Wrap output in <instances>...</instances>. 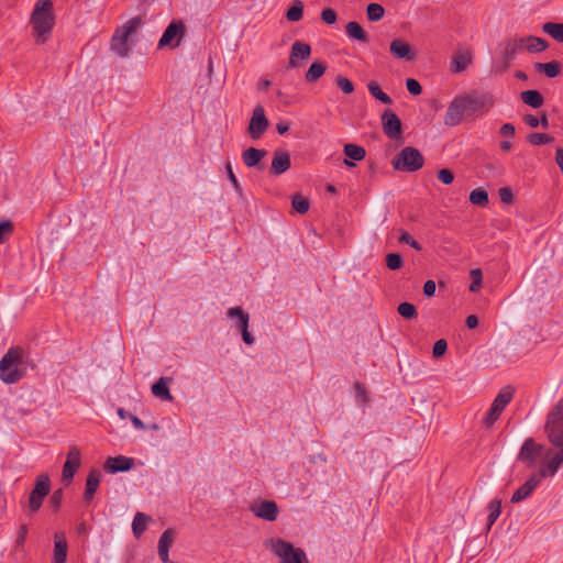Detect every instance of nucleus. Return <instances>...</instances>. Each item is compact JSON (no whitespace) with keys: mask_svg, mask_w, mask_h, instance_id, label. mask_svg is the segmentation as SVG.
I'll return each instance as SVG.
<instances>
[{"mask_svg":"<svg viewBox=\"0 0 563 563\" xmlns=\"http://www.w3.org/2000/svg\"><path fill=\"white\" fill-rule=\"evenodd\" d=\"M495 103L494 97L488 92L470 91L456 96L449 104L444 115V124L455 126L460 124L465 117H471L477 112H487Z\"/></svg>","mask_w":563,"mask_h":563,"instance_id":"nucleus-1","label":"nucleus"},{"mask_svg":"<svg viewBox=\"0 0 563 563\" xmlns=\"http://www.w3.org/2000/svg\"><path fill=\"white\" fill-rule=\"evenodd\" d=\"M26 353L21 346H12L0 360V379L15 384L26 374Z\"/></svg>","mask_w":563,"mask_h":563,"instance_id":"nucleus-2","label":"nucleus"},{"mask_svg":"<svg viewBox=\"0 0 563 563\" xmlns=\"http://www.w3.org/2000/svg\"><path fill=\"white\" fill-rule=\"evenodd\" d=\"M265 547L280 559V563H309L302 549L295 548L290 542L280 538L266 540Z\"/></svg>","mask_w":563,"mask_h":563,"instance_id":"nucleus-3","label":"nucleus"},{"mask_svg":"<svg viewBox=\"0 0 563 563\" xmlns=\"http://www.w3.org/2000/svg\"><path fill=\"white\" fill-rule=\"evenodd\" d=\"M142 24L140 16H134L118 27L111 37V51L120 57H126L130 51L129 38Z\"/></svg>","mask_w":563,"mask_h":563,"instance_id":"nucleus-4","label":"nucleus"},{"mask_svg":"<svg viewBox=\"0 0 563 563\" xmlns=\"http://www.w3.org/2000/svg\"><path fill=\"white\" fill-rule=\"evenodd\" d=\"M53 4L51 0H38L31 16V24L35 33L43 37L49 34L54 25Z\"/></svg>","mask_w":563,"mask_h":563,"instance_id":"nucleus-5","label":"nucleus"},{"mask_svg":"<svg viewBox=\"0 0 563 563\" xmlns=\"http://www.w3.org/2000/svg\"><path fill=\"white\" fill-rule=\"evenodd\" d=\"M424 158L421 152L412 146L404 147L396 154L391 165L396 170L412 173L423 167Z\"/></svg>","mask_w":563,"mask_h":563,"instance_id":"nucleus-6","label":"nucleus"},{"mask_svg":"<svg viewBox=\"0 0 563 563\" xmlns=\"http://www.w3.org/2000/svg\"><path fill=\"white\" fill-rule=\"evenodd\" d=\"M51 479L47 474H41L36 477L34 488L31 490L27 500L29 515L36 514L42 507L44 498L49 494Z\"/></svg>","mask_w":563,"mask_h":563,"instance_id":"nucleus-7","label":"nucleus"},{"mask_svg":"<svg viewBox=\"0 0 563 563\" xmlns=\"http://www.w3.org/2000/svg\"><path fill=\"white\" fill-rule=\"evenodd\" d=\"M514 397V389L510 386L504 387L493 400L489 410L486 412L484 418V424L486 428H492L498 420L499 416L511 401Z\"/></svg>","mask_w":563,"mask_h":563,"instance_id":"nucleus-8","label":"nucleus"},{"mask_svg":"<svg viewBox=\"0 0 563 563\" xmlns=\"http://www.w3.org/2000/svg\"><path fill=\"white\" fill-rule=\"evenodd\" d=\"M544 453L545 451L542 444L537 443L532 438H528L521 445L517 460L522 462L526 467L533 468Z\"/></svg>","mask_w":563,"mask_h":563,"instance_id":"nucleus-9","label":"nucleus"},{"mask_svg":"<svg viewBox=\"0 0 563 563\" xmlns=\"http://www.w3.org/2000/svg\"><path fill=\"white\" fill-rule=\"evenodd\" d=\"M227 316L234 321V327L241 332L243 342L247 345H252L255 339L249 332V313L241 307H233L227 311Z\"/></svg>","mask_w":563,"mask_h":563,"instance_id":"nucleus-10","label":"nucleus"},{"mask_svg":"<svg viewBox=\"0 0 563 563\" xmlns=\"http://www.w3.org/2000/svg\"><path fill=\"white\" fill-rule=\"evenodd\" d=\"M544 459L541 463L539 471L536 475L542 479L548 476H554L559 467L563 463V449L553 452L551 450L545 451Z\"/></svg>","mask_w":563,"mask_h":563,"instance_id":"nucleus-11","label":"nucleus"},{"mask_svg":"<svg viewBox=\"0 0 563 563\" xmlns=\"http://www.w3.org/2000/svg\"><path fill=\"white\" fill-rule=\"evenodd\" d=\"M269 122L265 115L262 106H256L253 109L252 118L249 123L247 132L253 140H258L267 130Z\"/></svg>","mask_w":563,"mask_h":563,"instance_id":"nucleus-12","label":"nucleus"},{"mask_svg":"<svg viewBox=\"0 0 563 563\" xmlns=\"http://www.w3.org/2000/svg\"><path fill=\"white\" fill-rule=\"evenodd\" d=\"M81 463V454L79 449L76 445H73L69 448L67 453V460L63 466L62 471V481L65 484L71 483L74 479V476L78 468L80 467Z\"/></svg>","mask_w":563,"mask_h":563,"instance_id":"nucleus-13","label":"nucleus"},{"mask_svg":"<svg viewBox=\"0 0 563 563\" xmlns=\"http://www.w3.org/2000/svg\"><path fill=\"white\" fill-rule=\"evenodd\" d=\"M250 510L257 518L266 521H275L278 517L279 509L273 500H261L251 506Z\"/></svg>","mask_w":563,"mask_h":563,"instance_id":"nucleus-14","label":"nucleus"},{"mask_svg":"<svg viewBox=\"0 0 563 563\" xmlns=\"http://www.w3.org/2000/svg\"><path fill=\"white\" fill-rule=\"evenodd\" d=\"M382 125L383 131L387 137L394 140L400 136L401 121L398 115L390 109L385 110L382 114Z\"/></svg>","mask_w":563,"mask_h":563,"instance_id":"nucleus-15","label":"nucleus"},{"mask_svg":"<svg viewBox=\"0 0 563 563\" xmlns=\"http://www.w3.org/2000/svg\"><path fill=\"white\" fill-rule=\"evenodd\" d=\"M311 55V46L305 42L296 41L290 48L288 67L298 68L301 66L299 60H306Z\"/></svg>","mask_w":563,"mask_h":563,"instance_id":"nucleus-16","label":"nucleus"},{"mask_svg":"<svg viewBox=\"0 0 563 563\" xmlns=\"http://www.w3.org/2000/svg\"><path fill=\"white\" fill-rule=\"evenodd\" d=\"M501 57L508 64L525 49V37H512L500 44Z\"/></svg>","mask_w":563,"mask_h":563,"instance_id":"nucleus-17","label":"nucleus"},{"mask_svg":"<svg viewBox=\"0 0 563 563\" xmlns=\"http://www.w3.org/2000/svg\"><path fill=\"white\" fill-rule=\"evenodd\" d=\"M291 166L290 154L286 150H276L273 154L271 174L279 176Z\"/></svg>","mask_w":563,"mask_h":563,"instance_id":"nucleus-18","label":"nucleus"},{"mask_svg":"<svg viewBox=\"0 0 563 563\" xmlns=\"http://www.w3.org/2000/svg\"><path fill=\"white\" fill-rule=\"evenodd\" d=\"M545 432L549 441L560 450L563 449V423L548 417Z\"/></svg>","mask_w":563,"mask_h":563,"instance_id":"nucleus-19","label":"nucleus"},{"mask_svg":"<svg viewBox=\"0 0 563 563\" xmlns=\"http://www.w3.org/2000/svg\"><path fill=\"white\" fill-rule=\"evenodd\" d=\"M541 479L536 475H531L523 485H521L511 497V503L517 504L528 498L539 486Z\"/></svg>","mask_w":563,"mask_h":563,"instance_id":"nucleus-20","label":"nucleus"},{"mask_svg":"<svg viewBox=\"0 0 563 563\" xmlns=\"http://www.w3.org/2000/svg\"><path fill=\"white\" fill-rule=\"evenodd\" d=\"M389 51L391 55L399 59L413 60L417 57L411 46L401 40H394L389 45Z\"/></svg>","mask_w":563,"mask_h":563,"instance_id":"nucleus-21","label":"nucleus"},{"mask_svg":"<svg viewBox=\"0 0 563 563\" xmlns=\"http://www.w3.org/2000/svg\"><path fill=\"white\" fill-rule=\"evenodd\" d=\"M473 59L472 53L467 49H459L452 57L450 70L453 74L464 71Z\"/></svg>","mask_w":563,"mask_h":563,"instance_id":"nucleus-22","label":"nucleus"},{"mask_svg":"<svg viewBox=\"0 0 563 563\" xmlns=\"http://www.w3.org/2000/svg\"><path fill=\"white\" fill-rule=\"evenodd\" d=\"M133 464V459L120 455L117 457H109L104 463V470L111 474L126 472L132 468Z\"/></svg>","mask_w":563,"mask_h":563,"instance_id":"nucleus-23","label":"nucleus"},{"mask_svg":"<svg viewBox=\"0 0 563 563\" xmlns=\"http://www.w3.org/2000/svg\"><path fill=\"white\" fill-rule=\"evenodd\" d=\"M343 153L346 158L343 161L344 165L347 167H354L355 164L352 161L360 162L365 158L366 151L363 146L357 144L347 143L343 147Z\"/></svg>","mask_w":563,"mask_h":563,"instance_id":"nucleus-24","label":"nucleus"},{"mask_svg":"<svg viewBox=\"0 0 563 563\" xmlns=\"http://www.w3.org/2000/svg\"><path fill=\"white\" fill-rule=\"evenodd\" d=\"M68 545L64 533L56 532L52 563H66Z\"/></svg>","mask_w":563,"mask_h":563,"instance_id":"nucleus-25","label":"nucleus"},{"mask_svg":"<svg viewBox=\"0 0 563 563\" xmlns=\"http://www.w3.org/2000/svg\"><path fill=\"white\" fill-rule=\"evenodd\" d=\"M185 32V25L181 21H174L172 22L165 30V32L163 33L159 42H158V46L159 47H163V46H166L168 44H170V42L176 37V36H181Z\"/></svg>","mask_w":563,"mask_h":563,"instance_id":"nucleus-26","label":"nucleus"},{"mask_svg":"<svg viewBox=\"0 0 563 563\" xmlns=\"http://www.w3.org/2000/svg\"><path fill=\"white\" fill-rule=\"evenodd\" d=\"M100 481H101V472L98 468H92L89 472L87 479H86V488H85V493H84V499L86 501H90L93 498V496L99 487Z\"/></svg>","mask_w":563,"mask_h":563,"instance_id":"nucleus-27","label":"nucleus"},{"mask_svg":"<svg viewBox=\"0 0 563 563\" xmlns=\"http://www.w3.org/2000/svg\"><path fill=\"white\" fill-rule=\"evenodd\" d=\"M267 152L255 147H249L242 153L243 163L247 167L262 168L261 161L265 157Z\"/></svg>","mask_w":563,"mask_h":563,"instance_id":"nucleus-28","label":"nucleus"},{"mask_svg":"<svg viewBox=\"0 0 563 563\" xmlns=\"http://www.w3.org/2000/svg\"><path fill=\"white\" fill-rule=\"evenodd\" d=\"M345 32L351 40L358 41L364 44L369 42L367 33L364 31L361 24L355 21H351L345 25Z\"/></svg>","mask_w":563,"mask_h":563,"instance_id":"nucleus-29","label":"nucleus"},{"mask_svg":"<svg viewBox=\"0 0 563 563\" xmlns=\"http://www.w3.org/2000/svg\"><path fill=\"white\" fill-rule=\"evenodd\" d=\"M170 378L161 377L155 384L152 386V393L155 397L161 398L162 400L173 401L174 397L169 391L168 382Z\"/></svg>","mask_w":563,"mask_h":563,"instance_id":"nucleus-30","label":"nucleus"},{"mask_svg":"<svg viewBox=\"0 0 563 563\" xmlns=\"http://www.w3.org/2000/svg\"><path fill=\"white\" fill-rule=\"evenodd\" d=\"M520 99L523 103L533 109L541 108L544 102L543 96L538 90L533 89L522 91L520 93Z\"/></svg>","mask_w":563,"mask_h":563,"instance_id":"nucleus-31","label":"nucleus"},{"mask_svg":"<svg viewBox=\"0 0 563 563\" xmlns=\"http://www.w3.org/2000/svg\"><path fill=\"white\" fill-rule=\"evenodd\" d=\"M549 44L545 40L529 35L525 37V49L529 53H540L548 48Z\"/></svg>","mask_w":563,"mask_h":563,"instance_id":"nucleus-32","label":"nucleus"},{"mask_svg":"<svg viewBox=\"0 0 563 563\" xmlns=\"http://www.w3.org/2000/svg\"><path fill=\"white\" fill-rule=\"evenodd\" d=\"M325 64L323 62L316 60L309 66L305 75V79L307 82H316L325 73Z\"/></svg>","mask_w":563,"mask_h":563,"instance_id":"nucleus-33","label":"nucleus"},{"mask_svg":"<svg viewBox=\"0 0 563 563\" xmlns=\"http://www.w3.org/2000/svg\"><path fill=\"white\" fill-rule=\"evenodd\" d=\"M151 521V517L143 512H136L133 522H132V531L136 538H140L144 531L146 530L147 523Z\"/></svg>","mask_w":563,"mask_h":563,"instance_id":"nucleus-34","label":"nucleus"},{"mask_svg":"<svg viewBox=\"0 0 563 563\" xmlns=\"http://www.w3.org/2000/svg\"><path fill=\"white\" fill-rule=\"evenodd\" d=\"M542 30L555 41L563 43V23L547 22L542 25Z\"/></svg>","mask_w":563,"mask_h":563,"instance_id":"nucleus-35","label":"nucleus"},{"mask_svg":"<svg viewBox=\"0 0 563 563\" xmlns=\"http://www.w3.org/2000/svg\"><path fill=\"white\" fill-rule=\"evenodd\" d=\"M534 67L538 71L544 73L549 78L556 77L561 70L560 64L555 60L549 63H537Z\"/></svg>","mask_w":563,"mask_h":563,"instance_id":"nucleus-36","label":"nucleus"},{"mask_svg":"<svg viewBox=\"0 0 563 563\" xmlns=\"http://www.w3.org/2000/svg\"><path fill=\"white\" fill-rule=\"evenodd\" d=\"M367 89H368L369 93L375 99L379 100L380 102H383L385 104L393 103L391 98L380 89V86L378 85L377 81H374V80L369 81L367 84Z\"/></svg>","mask_w":563,"mask_h":563,"instance_id":"nucleus-37","label":"nucleus"},{"mask_svg":"<svg viewBox=\"0 0 563 563\" xmlns=\"http://www.w3.org/2000/svg\"><path fill=\"white\" fill-rule=\"evenodd\" d=\"M384 15L385 9L382 4L373 2L366 7V16L368 21L378 22L384 18Z\"/></svg>","mask_w":563,"mask_h":563,"instance_id":"nucleus-38","label":"nucleus"},{"mask_svg":"<svg viewBox=\"0 0 563 563\" xmlns=\"http://www.w3.org/2000/svg\"><path fill=\"white\" fill-rule=\"evenodd\" d=\"M470 201L474 206L486 207L489 202L488 194L483 188H476L470 194Z\"/></svg>","mask_w":563,"mask_h":563,"instance_id":"nucleus-39","label":"nucleus"},{"mask_svg":"<svg viewBox=\"0 0 563 563\" xmlns=\"http://www.w3.org/2000/svg\"><path fill=\"white\" fill-rule=\"evenodd\" d=\"M488 522H487V529H490V527L494 525V522L498 519L501 512V500L500 499H493L488 504Z\"/></svg>","mask_w":563,"mask_h":563,"instance_id":"nucleus-40","label":"nucleus"},{"mask_svg":"<svg viewBox=\"0 0 563 563\" xmlns=\"http://www.w3.org/2000/svg\"><path fill=\"white\" fill-rule=\"evenodd\" d=\"M302 13L303 3L300 0H295L291 7L288 9L286 18L288 21L297 22L302 19Z\"/></svg>","mask_w":563,"mask_h":563,"instance_id":"nucleus-41","label":"nucleus"},{"mask_svg":"<svg viewBox=\"0 0 563 563\" xmlns=\"http://www.w3.org/2000/svg\"><path fill=\"white\" fill-rule=\"evenodd\" d=\"M291 206L295 211L300 214H305L308 212L310 203L306 197L301 196L300 194H296L292 196Z\"/></svg>","mask_w":563,"mask_h":563,"instance_id":"nucleus-42","label":"nucleus"},{"mask_svg":"<svg viewBox=\"0 0 563 563\" xmlns=\"http://www.w3.org/2000/svg\"><path fill=\"white\" fill-rule=\"evenodd\" d=\"M398 313L405 319H413L417 317V309L410 302H401L397 308Z\"/></svg>","mask_w":563,"mask_h":563,"instance_id":"nucleus-43","label":"nucleus"},{"mask_svg":"<svg viewBox=\"0 0 563 563\" xmlns=\"http://www.w3.org/2000/svg\"><path fill=\"white\" fill-rule=\"evenodd\" d=\"M174 541V532L172 529L165 530L158 540V550H169Z\"/></svg>","mask_w":563,"mask_h":563,"instance_id":"nucleus-44","label":"nucleus"},{"mask_svg":"<svg viewBox=\"0 0 563 563\" xmlns=\"http://www.w3.org/2000/svg\"><path fill=\"white\" fill-rule=\"evenodd\" d=\"M386 265L391 271L400 269L404 265L401 256L397 253H389L386 256Z\"/></svg>","mask_w":563,"mask_h":563,"instance_id":"nucleus-45","label":"nucleus"},{"mask_svg":"<svg viewBox=\"0 0 563 563\" xmlns=\"http://www.w3.org/2000/svg\"><path fill=\"white\" fill-rule=\"evenodd\" d=\"M528 140L532 145H543L553 142V137L544 133H531Z\"/></svg>","mask_w":563,"mask_h":563,"instance_id":"nucleus-46","label":"nucleus"},{"mask_svg":"<svg viewBox=\"0 0 563 563\" xmlns=\"http://www.w3.org/2000/svg\"><path fill=\"white\" fill-rule=\"evenodd\" d=\"M472 283L470 285V291L477 292L482 287L483 274L479 268L471 271Z\"/></svg>","mask_w":563,"mask_h":563,"instance_id":"nucleus-47","label":"nucleus"},{"mask_svg":"<svg viewBox=\"0 0 563 563\" xmlns=\"http://www.w3.org/2000/svg\"><path fill=\"white\" fill-rule=\"evenodd\" d=\"M335 82L338 87L346 95H350L354 91L353 82L346 77L338 76L335 78Z\"/></svg>","mask_w":563,"mask_h":563,"instance_id":"nucleus-48","label":"nucleus"},{"mask_svg":"<svg viewBox=\"0 0 563 563\" xmlns=\"http://www.w3.org/2000/svg\"><path fill=\"white\" fill-rule=\"evenodd\" d=\"M225 170H227V174H228V178L229 180L231 181L234 190L239 194V195H242V187L235 176V174L233 173V169H232V165L230 162L227 163L225 165Z\"/></svg>","mask_w":563,"mask_h":563,"instance_id":"nucleus-49","label":"nucleus"},{"mask_svg":"<svg viewBox=\"0 0 563 563\" xmlns=\"http://www.w3.org/2000/svg\"><path fill=\"white\" fill-rule=\"evenodd\" d=\"M438 179L443 183L444 185H450L454 180V175L451 169L449 168H442L437 174Z\"/></svg>","mask_w":563,"mask_h":563,"instance_id":"nucleus-50","label":"nucleus"},{"mask_svg":"<svg viewBox=\"0 0 563 563\" xmlns=\"http://www.w3.org/2000/svg\"><path fill=\"white\" fill-rule=\"evenodd\" d=\"M406 87H407V90L413 95V96H418L421 93L422 91V87L421 85L419 84L418 80L413 79V78H408L406 80Z\"/></svg>","mask_w":563,"mask_h":563,"instance_id":"nucleus-51","label":"nucleus"},{"mask_svg":"<svg viewBox=\"0 0 563 563\" xmlns=\"http://www.w3.org/2000/svg\"><path fill=\"white\" fill-rule=\"evenodd\" d=\"M448 350V343L444 339L438 340L432 349V353L434 357L442 356Z\"/></svg>","mask_w":563,"mask_h":563,"instance_id":"nucleus-52","label":"nucleus"},{"mask_svg":"<svg viewBox=\"0 0 563 563\" xmlns=\"http://www.w3.org/2000/svg\"><path fill=\"white\" fill-rule=\"evenodd\" d=\"M499 199L501 202L510 205L514 201V195L509 187H501L498 190Z\"/></svg>","mask_w":563,"mask_h":563,"instance_id":"nucleus-53","label":"nucleus"},{"mask_svg":"<svg viewBox=\"0 0 563 563\" xmlns=\"http://www.w3.org/2000/svg\"><path fill=\"white\" fill-rule=\"evenodd\" d=\"M13 232V224L11 221H1L0 222V243L4 241L5 235H10Z\"/></svg>","mask_w":563,"mask_h":563,"instance_id":"nucleus-54","label":"nucleus"},{"mask_svg":"<svg viewBox=\"0 0 563 563\" xmlns=\"http://www.w3.org/2000/svg\"><path fill=\"white\" fill-rule=\"evenodd\" d=\"M321 19L327 24H334L336 21V13L333 9L327 8L321 12Z\"/></svg>","mask_w":563,"mask_h":563,"instance_id":"nucleus-55","label":"nucleus"},{"mask_svg":"<svg viewBox=\"0 0 563 563\" xmlns=\"http://www.w3.org/2000/svg\"><path fill=\"white\" fill-rule=\"evenodd\" d=\"M548 417L558 420L563 423V399H561L554 409L548 415Z\"/></svg>","mask_w":563,"mask_h":563,"instance_id":"nucleus-56","label":"nucleus"},{"mask_svg":"<svg viewBox=\"0 0 563 563\" xmlns=\"http://www.w3.org/2000/svg\"><path fill=\"white\" fill-rule=\"evenodd\" d=\"M62 498H63V489H56L53 495L51 496V505L53 506L54 510H58L59 507H60V503H62Z\"/></svg>","mask_w":563,"mask_h":563,"instance_id":"nucleus-57","label":"nucleus"},{"mask_svg":"<svg viewBox=\"0 0 563 563\" xmlns=\"http://www.w3.org/2000/svg\"><path fill=\"white\" fill-rule=\"evenodd\" d=\"M26 534H27V527L26 525H22L19 529V532H18V536H16V540H15V545L16 547H22L26 540Z\"/></svg>","mask_w":563,"mask_h":563,"instance_id":"nucleus-58","label":"nucleus"},{"mask_svg":"<svg viewBox=\"0 0 563 563\" xmlns=\"http://www.w3.org/2000/svg\"><path fill=\"white\" fill-rule=\"evenodd\" d=\"M437 285L435 282L432 279H429L423 285V294L427 297H432L435 294Z\"/></svg>","mask_w":563,"mask_h":563,"instance_id":"nucleus-59","label":"nucleus"},{"mask_svg":"<svg viewBox=\"0 0 563 563\" xmlns=\"http://www.w3.org/2000/svg\"><path fill=\"white\" fill-rule=\"evenodd\" d=\"M499 132L503 136L514 137L516 130L511 123H505L500 126Z\"/></svg>","mask_w":563,"mask_h":563,"instance_id":"nucleus-60","label":"nucleus"},{"mask_svg":"<svg viewBox=\"0 0 563 563\" xmlns=\"http://www.w3.org/2000/svg\"><path fill=\"white\" fill-rule=\"evenodd\" d=\"M523 122L532 129L539 126V118L530 113L523 117Z\"/></svg>","mask_w":563,"mask_h":563,"instance_id":"nucleus-61","label":"nucleus"},{"mask_svg":"<svg viewBox=\"0 0 563 563\" xmlns=\"http://www.w3.org/2000/svg\"><path fill=\"white\" fill-rule=\"evenodd\" d=\"M412 240H413V238L407 231H405V230L400 231V236L398 238L399 243H405V244L410 245Z\"/></svg>","mask_w":563,"mask_h":563,"instance_id":"nucleus-62","label":"nucleus"},{"mask_svg":"<svg viewBox=\"0 0 563 563\" xmlns=\"http://www.w3.org/2000/svg\"><path fill=\"white\" fill-rule=\"evenodd\" d=\"M465 323L468 329H475L478 325V318L475 314H470Z\"/></svg>","mask_w":563,"mask_h":563,"instance_id":"nucleus-63","label":"nucleus"},{"mask_svg":"<svg viewBox=\"0 0 563 563\" xmlns=\"http://www.w3.org/2000/svg\"><path fill=\"white\" fill-rule=\"evenodd\" d=\"M555 162L558 166L560 167L561 172L563 173V148L558 147L555 151Z\"/></svg>","mask_w":563,"mask_h":563,"instance_id":"nucleus-64","label":"nucleus"}]
</instances>
